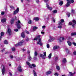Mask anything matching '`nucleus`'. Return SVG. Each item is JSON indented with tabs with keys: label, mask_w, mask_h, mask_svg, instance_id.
Masks as SVG:
<instances>
[{
	"label": "nucleus",
	"mask_w": 76,
	"mask_h": 76,
	"mask_svg": "<svg viewBox=\"0 0 76 76\" xmlns=\"http://www.w3.org/2000/svg\"><path fill=\"white\" fill-rule=\"evenodd\" d=\"M21 24H22V23H21L20 21L19 20H18L17 22H16V25L17 26L18 29H20V28H21V27H20V25Z\"/></svg>",
	"instance_id": "f257e3e1"
},
{
	"label": "nucleus",
	"mask_w": 76,
	"mask_h": 76,
	"mask_svg": "<svg viewBox=\"0 0 76 76\" xmlns=\"http://www.w3.org/2000/svg\"><path fill=\"white\" fill-rule=\"evenodd\" d=\"M69 25H72V27L74 28V26H75V25L76 24V22L75 20H72V23L70 22H69Z\"/></svg>",
	"instance_id": "f03ea898"
},
{
	"label": "nucleus",
	"mask_w": 76,
	"mask_h": 76,
	"mask_svg": "<svg viewBox=\"0 0 76 76\" xmlns=\"http://www.w3.org/2000/svg\"><path fill=\"white\" fill-rule=\"evenodd\" d=\"M2 67V72L3 75H4V72L5 71H6V69H5V66L4 65H2L1 66Z\"/></svg>",
	"instance_id": "7ed1b4c3"
},
{
	"label": "nucleus",
	"mask_w": 76,
	"mask_h": 76,
	"mask_svg": "<svg viewBox=\"0 0 76 76\" xmlns=\"http://www.w3.org/2000/svg\"><path fill=\"white\" fill-rule=\"evenodd\" d=\"M43 54H40V56L42 57L43 59H45V57H46V52H45L43 53Z\"/></svg>",
	"instance_id": "20e7f679"
},
{
	"label": "nucleus",
	"mask_w": 76,
	"mask_h": 76,
	"mask_svg": "<svg viewBox=\"0 0 76 76\" xmlns=\"http://www.w3.org/2000/svg\"><path fill=\"white\" fill-rule=\"evenodd\" d=\"M41 39H39V42H37V44H39L40 45V46H42V43L41 42Z\"/></svg>",
	"instance_id": "39448f33"
},
{
	"label": "nucleus",
	"mask_w": 76,
	"mask_h": 76,
	"mask_svg": "<svg viewBox=\"0 0 76 76\" xmlns=\"http://www.w3.org/2000/svg\"><path fill=\"white\" fill-rule=\"evenodd\" d=\"M58 28H62L61 26V25H62V23H61L60 22V21L58 23Z\"/></svg>",
	"instance_id": "423d86ee"
},
{
	"label": "nucleus",
	"mask_w": 76,
	"mask_h": 76,
	"mask_svg": "<svg viewBox=\"0 0 76 76\" xmlns=\"http://www.w3.org/2000/svg\"><path fill=\"white\" fill-rule=\"evenodd\" d=\"M17 70L19 72H21L22 71V69L21 66H19L17 69Z\"/></svg>",
	"instance_id": "0eeeda50"
},
{
	"label": "nucleus",
	"mask_w": 76,
	"mask_h": 76,
	"mask_svg": "<svg viewBox=\"0 0 76 76\" xmlns=\"http://www.w3.org/2000/svg\"><path fill=\"white\" fill-rule=\"evenodd\" d=\"M46 7L49 10H52V9L51 7H50L49 6V5H48V4L47 3L46 4Z\"/></svg>",
	"instance_id": "6e6552de"
},
{
	"label": "nucleus",
	"mask_w": 76,
	"mask_h": 76,
	"mask_svg": "<svg viewBox=\"0 0 76 76\" xmlns=\"http://www.w3.org/2000/svg\"><path fill=\"white\" fill-rule=\"evenodd\" d=\"M19 8H17L16 10L14 12L13 15H16L17 13H18L19 12Z\"/></svg>",
	"instance_id": "1a4fd4ad"
},
{
	"label": "nucleus",
	"mask_w": 76,
	"mask_h": 76,
	"mask_svg": "<svg viewBox=\"0 0 76 76\" xmlns=\"http://www.w3.org/2000/svg\"><path fill=\"white\" fill-rule=\"evenodd\" d=\"M21 37H22V38H25V34L24 32H23L21 34Z\"/></svg>",
	"instance_id": "9d476101"
},
{
	"label": "nucleus",
	"mask_w": 76,
	"mask_h": 76,
	"mask_svg": "<svg viewBox=\"0 0 76 76\" xmlns=\"http://www.w3.org/2000/svg\"><path fill=\"white\" fill-rule=\"evenodd\" d=\"M40 37H41V36H38L36 38L34 39V41H35V40H38L39 39Z\"/></svg>",
	"instance_id": "9b49d317"
},
{
	"label": "nucleus",
	"mask_w": 76,
	"mask_h": 76,
	"mask_svg": "<svg viewBox=\"0 0 76 76\" xmlns=\"http://www.w3.org/2000/svg\"><path fill=\"white\" fill-rule=\"evenodd\" d=\"M26 63L27 64V65H28V66L30 67V68H32V65H31V64L29 63V62H26Z\"/></svg>",
	"instance_id": "f8f14e48"
},
{
	"label": "nucleus",
	"mask_w": 76,
	"mask_h": 76,
	"mask_svg": "<svg viewBox=\"0 0 76 76\" xmlns=\"http://www.w3.org/2000/svg\"><path fill=\"white\" fill-rule=\"evenodd\" d=\"M59 48V46H55L53 47V50H56V49H58Z\"/></svg>",
	"instance_id": "ddd939ff"
},
{
	"label": "nucleus",
	"mask_w": 76,
	"mask_h": 76,
	"mask_svg": "<svg viewBox=\"0 0 76 76\" xmlns=\"http://www.w3.org/2000/svg\"><path fill=\"white\" fill-rule=\"evenodd\" d=\"M70 2H67L66 4V7H69V6H70Z\"/></svg>",
	"instance_id": "4468645a"
},
{
	"label": "nucleus",
	"mask_w": 76,
	"mask_h": 76,
	"mask_svg": "<svg viewBox=\"0 0 76 76\" xmlns=\"http://www.w3.org/2000/svg\"><path fill=\"white\" fill-rule=\"evenodd\" d=\"M6 21V19L5 18L2 19L1 20V22H2L3 23V22H5Z\"/></svg>",
	"instance_id": "2eb2a0df"
},
{
	"label": "nucleus",
	"mask_w": 76,
	"mask_h": 76,
	"mask_svg": "<svg viewBox=\"0 0 76 76\" xmlns=\"http://www.w3.org/2000/svg\"><path fill=\"white\" fill-rule=\"evenodd\" d=\"M51 72L50 71H49L47 72L46 73V74L47 75H50V74H51Z\"/></svg>",
	"instance_id": "dca6fc26"
},
{
	"label": "nucleus",
	"mask_w": 76,
	"mask_h": 76,
	"mask_svg": "<svg viewBox=\"0 0 76 76\" xmlns=\"http://www.w3.org/2000/svg\"><path fill=\"white\" fill-rule=\"evenodd\" d=\"M64 2L63 1H60L59 3L60 6H62Z\"/></svg>",
	"instance_id": "f3484780"
},
{
	"label": "nucleus",
	"mask_w": 76,
	"mask_h": 76,
	"mask_svg": "<svg viewBox=\"0 0 76 76\" xmlns=\"http://www.w3.org/2000/svg\"><path fill=\"white\" fill-rule=\"evenodd\" d=\"M34 20H35L36 21H38L39 20V18L38 17L34 18Z\"/></svg>",
	"instance_id": "a211bd4d"
},
{
	"label": "nucleus",
	"mask_w": 76,
	"mask_h": 76,
	"mask_svg": "<svg viewBox=\"0 0 76 76\" xmlns=\"http://www.w3.org/2000/svg\"><path fill=\"white\" fill-rule=\"evenodd\" d=\"M14 22H15L14 21V18H12L10 22L11 24L13 23H14Z\"/></svg>",
	"instance_id": "6ab92c4d"
},
{
	"label": "nucleus",
	"mask_w": 76,
	"mask_h": 76,
	"mask_svg": "<svg viewBox=\"0 0 76 76\" xmlns=\"http://www.w3.org/2000/svg\"><path fill=\"white\" fill-rule=\"evenodd\" d=\"M67 42L68 43V45L69 46H70L72 45V43L69 41H67Z\"/></svg>",
	"instance_id": "aec40b11"
},
{
	"label": "nucleus",
	"mask_w": 76,
	"mask_h": 76,
	"mask_svg": "<svg viewBox=\"0 0 76 76\" xmlns=\"http://www.w3.org/2000/svg\"><path fill=\"white\" fill-rule=\"evenodd\" d=\"M38 29V27L36 26H34L33 27V31H35L36 29Z\"/></svg>",
	"instance_id": "412c9836"
},
{
	"label": "nucleus",
	"mask_w": 76,
	"mask_h": 76,
	"mask_svg": "<svg viewBox=\"0 0 76 76\" xmlns=\"http://www.w3.org/2000/svg\"><path fill=\"white\" fill-rule=\"evenodd\" d=\"M31 59H32V58H31V56H30V55H29L28 56V61H30V60H31Z\"/></svg>",
	"instance_id": "4be33fe9"
},
{
	"label": "nucleus",
	"mask_w": 76,
	"mask_h": 76,
	"mask_svg": "<svg viewBox=\"0 0 76 76\" xmlns=\"http://www.w3.org/2000/svg\"><path fill=\"white\" fill-rule=\"evenodd\" d=\"M61 39H62V40H63H63H64V37H61L60 38V39H58V40L59 41H61Z\"/></svg>",
	"instance_id": "5701e85b"
},
{
	"label": "nucleus",
	"mask_w": 76,
	"mask_h": 76,
	"mask_svg": "<svg viewBox=\"0 0 76 76\" xmlns=\"http://www.w3.org/2000/svg\"><path fill=\"white\" fill-rule=\"evenodd\" d=\"M7 32L9 34H10L11 32V30L10 28H8L7 30Z\"/></svg>",
	"instance_id": "b1692460"
},
{
	"label": "nucleus",
	"mask_w": 76,
	"mask_h": 76,
	"mask_svg": "<svg viewBox=\"0 0 76 76\" xmlns=\"http://www.w3.org/2000/svg\"><path fill=\"white\" fill-rule=\"evenodd\" d=\"M52 55V54L51 53H50L48 56V57L49 58V59H50L51 58V56Z\"/></svg>",
	"instance_id": "393cba45"
},
{
	"label": "nucleus",
	"mask_w": 76,
	"mask_h": 76,
	"mask_svg": "<svg viewBox=\"0 0 76 76\" xmlns=\"http://www.w3.org/2000/svg\"><path fill=\"white\" fill-rule=\"evenodd\" d=\"M33 71L34 74V76H37V73L36 72H35V71H34V70H33Z\"/></svg>",
	"instance_id": "a878e982"
},
{
	"label": "nucleus",
	"mask_w": 76,
	"mask_h": 76,
	"mask_svg": "<svg viewBox=\"0 0 76 76\" xmlns=\"http://www.w3.org/2000/svg\"><path fill=\"white\" fill-rule=\"evenodd\" d=\"M62 61L63 63H66V59L65 58L63 59Z\"/></svg>",
	"instance_id": "bb28decb"
},
{
	"label": "nucleus",
	"mask_w": 76,
	"mask_h": 76,
	"mask_svg": "<svg viewBox=\"0 0 76 76\" xmlns=\"http://www.w3.org/2000/svg\"><path fill=\"white\" fill-rule=\"evenodd\" d=\"M15 50V47H12L11 48V50L12 51H14Z\"/></svg>",
	"instance_id": "cd10ccee"
},
{
	"label": "nucleus",
	"mask_w": 76,
	"mask_h": 76,
	"mask_svg": "<svg viewBox=\"0 0 76 76\" xmlns=\"http://www.w3.org/2000/svg\"><path fill=\"white\" fill-rule=\"evenodd\" d=\"M53 40V38H51L48 41L49 42H51Z\"/></svg>",
	"instance_id": "c85d7f7f"
},
{
	"label": "nucleus",
	"mask_w": 76,
	"mask_h": 76,
	"mask_svg": "<svg viewBox=\"0 0 76 76\" xmlns=\"http://www.w3.org/2000/svg\"><path fill=\"white\" fill-rule=\"evenodd\" d=\"M4 44H8V42L7 40H5L4 41Z\"/></svg>",
	"instance_id": "c756f323"
},
{
	"label": "nucleus",
	"mask_w": 76,
	"mask_h": 76,
	"mask_svg": "<svg viewBox=\"0 0 76 76\" xmlns=\"http://www.w3.org/2000/svg\"><path fill=\"white\" fill-rule=\"evenodd\" d=\"M59 22H60L61 23H62L64 22V20L63 19H61V21Z\"/></svg>",
	"instance_id": "7c9ffc66"
},
{
	"label": "nucleus",
	"mask_w": 76,
	"mask_h": 76,
	"mask_svg": "<svg viewBox=\"0 0 76 76\" xmlns=\"http://www.w3.org/2000/svg\"><path fill=\"white\" fill-rule=\"evenodd\" d=\"M28 23H29V24H31V23H32V21H31V20H29Z\"/></svg>",
	"instance_id": "2f4dec72"
},
{
	"label": "nucleus",
	"mask_w": 76,
	"mask_h": 76,
	"mask_svg": "<svg viewBox=\"0 0 76 76\" xmlns=\"http://www.w3.org/2000/svg\"><path fill=\"white\" fill-rule=\"evenodd\" d=\"M69 74L70 76H73V75H74V73H72L71 72H69Z\"/></svg>",
	"instance_id": "473e14b6"
},
{
	"label": "nucleus",
	"mask_w": 76,
	"mask_h": 76,
	"mask_svg": "<svg viewBox=\"0 0 76 76\" xmlns=\"http://www.w3.org/2000/svg\"><path fill=\"white\" fill-rule=\"evenodd\" d=\"M57 11L56 10H55L53 11V13H57Z\"/></svg>",
	"instance_id": "72a5a7b5"
},
{
	"label": "nucleus",
	"mask_w": 76,
	"mask_h": 76,
	"mask_svg": "<svg viewBox=\"0 0 76 76\" xmlns=\"http://www.w3.org/2000/svg\"><path fill=\"white\" fill-rule=\"evenodd\" d=\"M38 55V53H37V52H35L34 53V56H37Z\"/></svg>",
	"instance_id": "f704fd0d"
},
{
	"label": "nucleus",
	"mask_w": 76,
	"mask_h": 76,
	"mask_svg": "<svg viewBox=\"0 0 76 76\" xmlns=\"http://www.w3.org/2000/svg\"><path fill=\"white\" fill-rule=\"evenodd\" d=\"M56 69L58 70H60V67L58 66H56Z\"/></svg>",
	"instance_id": "c9c22d12"
},
{
	"label": "nucleus",
	"mask_w": 76,
	"mask_h": 76,
	"mask_svg": "<svg viewBox=\"0 0 76 76\" xmlns=\"http://www.w3.org/2000/svg\"><path fill=\"white\" fill-rule=\"evenodd\" d=\"M31 66L32 68V66L34 67H36V65L35 64H32Z\"/></svg>",
	"instance_id": "e433bc0d"
},
{
	"label": "nucleus",
	"mask_w": 76,
	"mask_h": 76,
	"mask_svg": "<svg viewBox=\"0 0 76 76\" xmlns=\"http://www.w3.org/2000/svg\"><path fill=\"white\" fill-rule=\"evenodd\" d=\"M10 8H11L12 9H14V8H15V7H13V6H10Z\"/></svg>",
	"instance_id": "4c0bfd02"
},
{
	"label": "nucleus",
	"mask_w": 76,
	"mask_h": 76,
	"mask_svg": "<svg viewBox=\"0 0 76 76\" xmlns=\"http://www.w3.org/2000/svg\"><path fill=\"white\" fill-rule=\"evenodd\" d=\"M52 20L53 22H55V20H55V19L54 18H52Z\"/></svg>",
	"instance_id": "58836bf2"
},
{
	"label": "nucleus",
	"mask_w": 76,
	"mask_h": 76,
	"mask_svg": "<svg viewBox=\"0 0 76 76\" xmlns=\"http://www.w3.org/2000/svg\"><path fill=\"white\" fill-rule=\"evenodd\" d=\"M67 15L68 17H70V13L69 12H68L67 14Z\"/></svg>",
	"instance_id": "ea45409f"
},
{
	"label": "nucleus",
	"mask_w": 76,
	"mask_h": 76,
	"mask_svg": "<svg viewBox=\"0 0 76 76\" xmlns=\"http://www.w3.org/2000/svg\"><path fill=\"white\" fill-rule=\"evenodd\" d=\"M47 47L48 48H50V45L48 44L47 45Z\"/></svg>",
	"instance_id": "a19ab883"
},
{
	"label": "nucleus",
	"mask_w": 76,
	"mask_h": 76,
	"mask_svg": "<svg viewBox=\"0 0 76 76\" xmlns=\"http://www.w3.org/2000/svg\"><path fill=\"white\" fill-rule=\"evenodd\" d=\"M14 31H15V32H18V31H19V30L18 29H15L14 30Z\"/></svg>",
	"instance_id": "79ce46f5"
},
{
	"label": "nucleus",
	"mask_w": 76,
	"mask_h": 76,
	"mask_svg": "<svg viewBox=\"0 0 76 76\" xmlns=\"http://www.w3.org/2000/svg\"><path fill=\"white\" fill-rule=\"evenodd\" d=\"M54 75H55V76H58L59 75L58 73H55Z\"/></svg>",
	"instance_id": "37998d69"
},
{
	"label": "nucleus",
	"mask_w": 76,
	"mask_h": 76,
	"mask_svg": "<svg viewBox=\"0 0 76 76\" xmlns=\"http://www.w3.org/2000/svg\"><path fill=\"white\" fill-rule=\"evenodd\" d=\"M1 36H3L4 35V33L3 32H2L1 34Z\"/></svg>",
	"instance_id": "c03bdc74"
},
{
	"label": "nucleus",
	"mask_w": 76,
	"mask_h": 76,
	"mask_svg": "<svg viewBox=\"0 0 76 76\" xmlns=\"http://www.w3.org/2000/svg\"><path fill=\"white\" fill-rule=\"evenodd\" d=\"M46 27L45 26H42V28L43 29H45V27Z\"/></svg>",
	"instance_id": "a18cd8bd"
},
{
	"label": "nucleus",
	"mask_w": 76,
	"mask_h": 76,
	"mask_svg": "<svg viewBox=\"0 0 76 76\" xmlns=\"http://www.w3.org/2000/svg\"><path fill=\"white\" fill-rule=\"evenodd\" d=\"M20 42L22 43L23 44V42H25V40H23L21 41Z\"/></svg>",
	"instance_id": "49530a36"
},
{
	"label": "nucleus",
	"mask_w": 76,
	"mask_h": 76,
	"mask_svg": "<svg viewBox=\"0 0 76 76\" xmlns=\"http://www.w3.org/2000/svg\"><path fill=\"white\" fill-rule=\"evenodd\" d=\"M18 44L19 45H22V44L21 42H19V43H18Z\"/></svg>",
	"instance_id": "de8ad7c7"
},
{
	"label": "nucleus",
	"mask_w": 76,
	"mask_h": 76,
	"mask_svg": "<svg viewBox=\"0 0 76 76\" xmlns=\"http://www.w3.org/2000/svg\"><path fill=\"white\" fill-rule=\"evenodd\" d=\"M66 51L67 53H69V50L68 49H66Z\"/></svg>",
	"instance_id": "09e8293b"
},
{
	"label": "nucleus",
	"mask_w": 76,
	"mask_h": 76,
	"mask_svg": "<svg viewBox=\"0 0 76 76\" xmlns=\"http://www.w3.org/2000/svg\"><path fill=\"white\" fill-rule=\"evenodd\" d=\"M41 33L42 34H44V31H42L41 32Z\"/></svg>",
	"instance_id": "8fccbe9b"
},
{
	"label": "nucleus",
	"mask_w": 76,
	"mask_h": 76,
	"mask_svg": "<svg viewBox=\"0 0 76 76\" xmlns=\"http://www.w3.org/2000/svg\"><path fill=\"white\" fill-rule=\"evenodd\" d=\"M72 44L75 46H76V43L75 42H73L72 43Z\"/></svg>",
	"instance_id": "3c124183"
},
{
	"label": "nucleus",
	"mask_w": 76,
	"mask_h": 76,
	"mask_svg": "<svg viewBox=\"0 0 76 76\" xmlns=\"http://www.w3.org/2000/svg\"><path fill=\"white\" fill-rule=\"evenodd\" d=\"M70 2L73 3L74 2V1L73 0H70Z\"/></svg>",
	"instance_id": "603ef678"
},
{
	"label": "nucleus",
	"mask_w": 76,
	"mask_h": 76,
	"mask_svg": "<svg viewBox=\"0 0 76 76\" xmlns=\"http://www.w3.org/2000/svg\"><path fill=\"white\" fill-rule=\"evenodd\" d=\"M73 54H74V55H76V51H74L73 53Z\"/></svg>",
	"instance_id": "864d4df0"
},
{
	"label": "nucleus",
	"mask_w": 76,
	"mask_h": 76,
	"mask_svg": "<svg viewBox=\"0 0 76 76\" xmlns=\"http://www.w3.org/2000/svg\"><path fill=\"white\" fill-rule=\"evenodd\" d=\"M44 1H45V3H46L48 2V0H44Z\"/></svg>",
	"instance_id": "5fc2aeb1"
},
{
	"label": "nucleus",
	"mask_w": 76,
	"mask_h": 76,
	"mask_svg": "<svg viewBox=\"0 0 76 76\" xmlns=\"http://www.w3.org/2000/svg\"><path fill=\"white\" fill-rule=\"evenodd\" d=\"M26 33V34H29V32H28V31H25Z\"/></svg>",
	"instance_id": "6e6d98bb"
},
{
	"label": "nucleus",
	"mask_w": 76,
	"mask_h": 76,
	"mask_svg": "<svg viewBox=\"0 0 76 76\" xmlns=\"http://www.w3.org/2000/svg\"><path fill=\"white\" fill-rule=\"evenodd\" d=\"M4 12H2L1 13V15H4Z\"/></svg>",
	"instance_id": "4d7b16f0"
},
{
	"label": "nucleus",
	"mask_w": 76,
	"mask_h": 76,
	"mask_svg": "<svg viewBox=\"0 0 76 76\" xmlns=\"http://www.w3.org/2000/svg\"><path fill=\"white\" fill-rule=\"evenodd\" d=\"M58 57H56L55 58V61H56V60H58Z\"/></svg>",
	"instance_id": "13d9d810"
},
{
	"label": "nucleus",
	"mask_w": 76,
	"mask_h": 76,
	"mask_svg": "<svg viewBox=\"0 0 76 76\" xmlns=\"http://www.w3.org/2000/svg\"><path fill=\"white\" fill-rule=\"evenodd\" d=\"M18 45H20L19 43H18L16 45H15V46H16L17 47H18Z\"/></svg>",
	"instance_id": "bf43d9fd"
},
{
	"label": "nucleus",
	"mask_w": 76,
	"mask_h": 76,
	"mask_svg": "<svg viewBox=\"0 0 76 76\" xmlns=\"http://www.w3.org/2000/svg\"><path fill=\"white\" fill-rule=\"evenodd\" d=\"M36 2L37 3H39V0H36Z\"/></svg>",
	"instance_id": "052dcab7"
},
{
	"label": "nucleus",
	"mask_w": 76,
	"mask_h": 76,
	"mask_svg": "<svg viewBox=\"0 0 76 76\" xmlns=\"http://www.w3.org/2000/svg\"><path fill=\"white\" fill-rule=\"evenodd\" d=\"M72 13H73L75 12V10H72Z\"/></svg>",
	"instance_id": "680f3d73"
},
{
	"label": "nucleus",
	"mask_w": 76,
	"mask_h": 76,
	"mask_svg": "<svg viewBox=\"0 0 76 76\" xmlns=\"http://www.w3.org/2000/svg\"><path fill=\"white\" fill-rule=\"evenodd\" d=\"M9 74L10 75V76H12V74L10 72H9Z\"/></svg>",
	"instance_id": "e2e57ef3"
},
{
	"label": "nucleus",
	"mask_w": 76,
	"mask_h": 76,
	"mask_svg": "<svg viewBox=\"0 0 76 76\" xmlns=\"http://www.w3.org/2000/svg\"><path fill=\"white\" fill-rule=\"evenodd\" d=\"M27 53L28 54H29H29H30V52L29 51H27Z\"/></svg>",
	"instance_id": "0e129e2a"
},
{
	"label": "nucleus",
	"mask_w": 76,
	"mask_h": 76,
	"mask_svg": "<svg viewBox=\"0 0 76 76\" xmlns=\"http://www.w3.org/2000/svg\"><path fill=\"white\" fill-rule=\"evenodd\" d=\"M10 57L11 58H13V56H10Z\"/></svg>",
	"instance_id": "69168bd1"
},
{
	"label": "nucleus",
	"mask_w": 76,
	"mask_h": 76,
	"mask_svg": "<svg viewBox=\"0 0 76 76\" xmlns=\"http://www.w3.org/2000/svg\"><path fill=\"white\" fill-rule=\"evenodd\" d=\"M36 59H37V57H34V60H36Z\"/></svg>",
	"instance_id": "338daca9"
},
{
	"label": "nucleus",
	"mask_w": 76,
	"mask_h": 76,
	"mask_svg": "<svg viewBox=\"0 0 76 76\" xmlns=\"http://www.w3.org/2000/svg\"><path fill=\"white\" fill-rule=\"evenodd\" d=\"M29 41V39L28 38L26 39V41Z\"/></svg>",
	"instance_id": "774afa93"
}]
</instances>
